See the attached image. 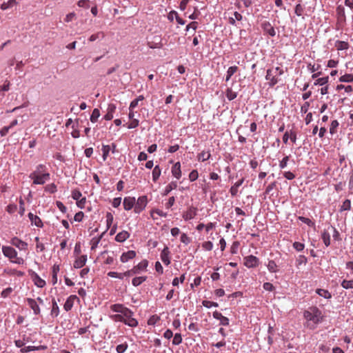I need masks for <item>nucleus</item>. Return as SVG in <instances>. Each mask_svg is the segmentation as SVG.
Masks as SVG:
<instances>
[{
  "label": "nucleus",
  "mask_w": 353,
  "mask_h": 353,
  "mask_svg": "<svg viewBox=\"0 0 353 353\" xmlns=\"http://www.w3.org/2000/svg\"><path fill=\"white\" fill-rule=\"evenodd\" d=\"M303 316L307 321V327L311 330L314 329L323 319L321 311L316 307H310L305 310Z\"/></svg>",
  "instance_id": "nucleus-1"
},
{
  "label": "nucleus",
  "mask_w": 353,
  "mask_h": 353,
  "mask_svg": "<svg viewBox=\"0 0 353 353\" xmlns=\"http://www.w3.org/2000/svg\"><path fill=\"white\" fill-rule=\"evenodd\" d=\"M2 252L5 256L10 259L12 263L19 265L24 263V259L21 257L17 256V252L12 247L3 245L2 247Z\"/></svg>",
  "instance_id": "nucleus-2"
},
{
  "label": "nucleus",
  "mask_w": 353,
  "mask_h": 353,
  "mask_svg": "<svg viewBox=\"0 0 353 353\" xmlns=\"http://www.w3.org/2000/svg\"><path fill=\"white\" fill-rule=\"evenodd\" d=\"M283 74V70L280 67H276L274 69H268L267 70L265 79L269 81V84L270 86H274L279 82L277 77L281 76Z\"/></svg>",
  "instance_id": "nucleus-3"
},
{
  "label": "nucleus",
  "mask_w": 353,
  "mask_h": 353,
  "mask_svg": "<svg viewBox=\"0 0 353 353\" xmlns=\"http://www.w3.org/2000/svg\"><path fill=\"white\" fill-rule=\"evenodd\" d=\"M148 264V263L147 260H143L137 265H135L132 269L124 272L125 276H131L134 274H139L141 271H143L146 269Z\"/></svg>",
  "instance_id": "nucleus-4"
},
{
  "label": "nucleus",
  "mask_w": 353,
  "mask_h": 353,
  "mask_svg": "<svg viewBox=\"0 0 353 353\" xmlns=\"http://www.w3.org/2000/svg\"><path fill=\"white\" fill-rule=\"evenodd\" d=\"M29 177L33 180V184L43 185L50 179V174L48 172H46L43 174L30 173Z\"/></svg>",
  "instance_id": "nucleus-5"
},
{
  "label": "nucleus",
  "mask_w": 353,
  "mask_h": 353,
  "mask_svg": "<svg viewBox=\"0 0 353 353\" xmlns=\"http://www.w3.org/2000/svg\"><path fill=\"white\" fill-rule=\"evenodd\" d=\"M133 314V312L129 308L123 313V323L132 327H134L138 325L137 320L132 317Z\"/></svg>",
  "instance_id": "nucleus-6"
},
{
  "label": "nucleus",
  "mask_w": 353,
  "mask_h": 353,
  "mask_svg": "<svg viewBox=\"0 0 353 353\" xmlns=\"http://www.w3.org/2000/svg\"><path fill=\"white\" fill-rule=\"evenodd\" d=\"M148 204V198L147 196H139L137 201H135L134 212L136 214H139L142 212L146 207Z\"/></svg>",
  "instance_id": "nucleus-7"
},
{
  "label": "nucleus",
  "mask_w": 353,
  "mask_h": 353,
  "mask_svg": "<svg viewBox=\"0 0 353 353\" xmlns=\"http://www.w3.org/2000/svg\"><path fill=\"white\" fill-rule=\"evenodd\" d=\"M10 243L17 248L19 250H28V243L25 241H23L20 239L17 236H14L11 239Z\"/></svg>",
  "instance_id": "nucleus-8"
},
{
  "label": "nucleus",
  "mask_w": 353,
  "mask_h": 353,
  "mask_svg": "<svg viewBox=\"0 0 353 353\" xmlns=\"http://www.w3.org/2000/svg\"><path fill=\"white\" fill-rule=\"evenodd\" d=\"M197 214V208L190 206L188 210L183 212L182 217L185 221H189L194 219Z\"/></svg>",
  "instance_id": "nucleus-9"
},
{
  "label": "nucleus",
  "mask_w": 353,
  "mask_h": 353,
  "mask_svg": "<svg viewBox=\"0 0 353 353\" xmlns=\"http://www.w3.org/2000/svg\"><path fill=\"white\" fill-rule=\"evenodd\" d=\"M244 265L250 268L259 265V259L253 255H250L244 259Z\"/></svg>",
  "instance_id": "nucleus-10"
},
{
  "label": "nucleus",
  "mask_w": 353,
  "mask_h": 353,
  "mask_svg": "<svg viewBox=\"0 0 353 353\" xmlns=\"http://www.w3.org/2000/svg\"><path fill=\"white\" fill-rule=\"evenodd\" d=\"M148 46L152 49L162 48L163 43L161 37L154 36L151 41H148Z\"/></svg>",
  "instance_id": "nucleus-11"
},
{
  "label": "nucleus",
  "mask_w": 353,
  "mask_h": 353,
  "mask_svg": "<svg viewBox=\"0 0 353 353\" xmlns=\"http://www.w3.org/2000/svg\"><path fill=\"white\" fill-rule=\"evenodd\" d=\"M263 31L271 37L276 35V31L274 27L271 25L269 21H265L261 25Z\"/></svg>",
  "instance_id": "nucleus-12"
},
{
  "label": "nucleus",
  "mask_w": 353,
  "mask_h": 353,
  "mask_svg": "<svg viewBox=\"0 0 353 353\" xmlns=\"http://www.w3.org/2000/svg\"><path fill=\"white\" fill-rule=\"evenodd\" d=\"M123 204L125 210H130L133 207H134L135 198L132 196L125 197Z\"/></svg>",
  "instance_id": "nucleus-13"
},
{
  "label": "nucleus",
  "mask_w": 353,
  "mask_h": 353,
  "mask_svg": "<svg viewBox=\"0 0 353 353\" xmlns=\"http://www.w3.org/2000/svg\"><path fill=\"white\" fill-rule=\"evenodd\" d=\"M26 302L30 307L33 310L34 314H39L40 313V307L36 300L28 298L26 299Z\"/></svg>",
  "instance_id": "nucleus-14"
},
{
  "label": "nucleus",
  "mask_w": 353,
  "mask_h": 353,
  "mask_svg": "<svg viewBox=\"0 0 353 353\" xmlns=\"http://www.w3.org/2000/svg\"><path fill=\"white\" fill-rule=\"evenodd\" d=\"M75 300H79L76 295H70L66 300L64 304V310L67 312L70 311L73 307L74 302Z\"/></svg>",
  "instance_id": "nucleus-15"
},
{
  "label": "nucleus",
  "mask_w": 353,
  "mask_h": 353,
  "mask_svg": "<svg viewBox=\"0 0 353 353\" xmlns=\"http://www.w3.org/2000/svg\"><path fill=\"white\" fill-rule=\"evenodd\" d=\"M136 256V252L134 250H130L126 252H123L121 256V261L122 263H126L129 260L134 259Z\"/></svg>",
  "instance_id": "nucleus-16"
},
{
  "label": "nucleus",
  "mask_w": 353,
  "mask_h": 353,
  "mask_svg": "<svg viewBox=\"0 0 353 353\" xmlns=\"http://www.w3.org/2000/svg\"><path fill=\"white\" fill-rule=\"evenodd\" d=\"M116 110V105L113 103H110L108 106L107 113L104 116V119L106 121H110L113 119L114 112Z\"/></svg>",
  "instance_id": "nucleus-17"
},
{
  "label": "nucleus",
  "mask_w": 353,
  "mask_h": 353,
  "mask_svg": "<svg viewBox=\"0 0 353 353\" xmlns=\"http://www.w3.org/2000/svg\"><path fill=\"white\" fill-rule=\"evenodd\" d=\"M213 317L219 320L222 325H228L229 324V319L216 310L213 312Z\"/></svg>",
  "instance_id": "nucleus-18"
},
{
  "label": "nucleus",
  "mask_w": 353,
  "mask_h": 353,
  "mask_svg": "<svg viewBox=\"0 0 353 353\" xmlns=\"http://www.w3.org/2000/svg\"><path fill=\"white\" fill-rule=\"evenodd\" d=\"M28 217H29L32 224L35 225L38 228L43 227V222H42L41 219L38 216L34 215L32 212H30L28 214Z\"/></svg>",
  "instance_id": "nucleus-19"
},
{
  "label": "nucleus",
  "mask_w": 353,
  "mask_h": 353,
  "mask_svg": "<svg viewBox=\"0 0 353 353\" xmlns=\"http://www.w3.org/2000/svg\"><path fill=\"white\" fill-rule=\"evenodd\" d=\"M169 255V248L168 247H165L161 253V259L166 265H168L170 263Z\"/></svg>",
  "instance_id": "nucleus-20"
},
{
  "label": "nucleus",
  "mask_w": 353,
  "mask_h": 353,
  "mask_svg": "<svg viewBox=\"0 0 353 353\" xmlns=\"http://www.w3.org/2000/svg\"><path fill=\"white\" fill-rule=\"evenodd\" d=\"M87 256L81 255L80 257L77 259L74 262V268H82L86 263Z\"/></svg>",
  "instance_id": "nucleus-21"
},
{
  "label": "nucleus",
  "mask_w": 353,
  "mask_h": 353,
  "mask_svg": "<svg viewBox=\"0 0 353 353\" xmlns=\"http://www.w3.org/2000/svg\"><path fill=\"white\" fill-rule=\"evenodd\" d=\"M172 174L176 179H180L181 176V164L176 162L172 168Z\"/></svg>",
  "instance_id": "nucleus-22"
},
{
  "label": "nucleus",
  "mask_w": 353,
  "mask_h": 353,
  "mask_svg": "<svg viewBox=\"0 0 353 353\" xmlns=\"http://www.w3.org/2000/svg\"><path fill=\"white\" fill-rule=\"evenodd\" d=\"M110 309L114 312L123 314L128 308L122 304H113L110 306Z\"/></svg>",
  "instance_id": "nucleus-23"
},
{
  "label": "nucleus",
  "mask_w": 353,
  "mask_h": 353,
  "mask_svg": "<svg viewBox=\"0 0 353 353\" xmlns=\"http://www.w3.org/2000/svg\"><path fill=\"white\" fill-rule=\"evenodd\" d=\"M130 236V234L127 232V231H122V232H119L116 237H115V240L117 241V242H123L125 241L127 239H128Z\"/></svg>",
  "instance_id": "nucleus-24"
},
{
  "label": "nucleus",
  "mask_w": 353,
  "mask_h": 353,
  "mask_svg": "<svg viewBox=\"0 0 353 353\" xmlns=\"http://www.w3.org/2000/svg\"><path fill=\"white\" fill-rule=\"evenodd\" d=\"M322 240L326 247L330 245V232L324 230L321 234Z\"/></svg>",
  "instance_id": "nucleus-25"
},
{
  "label": "nucleus",
  "mask_w": 353,
  "mask_h": 353,
  "mask_svg": "<svg viewBox=\"0 0 353 353\" xmlns=\"http://www.w3.org/2000/svg\"><path fill=\"white\" fill-rule=\"evenodd\" d=\"M103 234H104V232L102 233L99 236H96L91 239L90 245H91L92 250H94L97 248L99 242L101 241V239H102Z\"/></svg>",
  "instance_id": "nucleus-26"
},
{
  "label": "nucleus",
  "mask_w": 353,
  "mask_h": 353,
  "mask_svg": "<svg viewBox=\"0 0 353 353\" xmlns=\"http://www.w3.org/2000/svg\"><path fill=\"white\" fill-rule=\"evenodd\" d=\"M177 188V183L176 181H172L165 188L163 195H168L172 190H174Z\"/></svg>",
  "instance_id": "nucleus-27"
},
{
  "label": "nucleus",
  "mask_w": 353,
  "mask_h": 353,
  "mask_svg": "<svg viewBox=\"0 0 353 353\" xmlns=\"http://www.w3.org/2000/svg\"><path fill=\"white\" fill-rule=\"evenodd\" d=\"M335 47L338 50H343L349 48V44L346 41H337L335 43Z\"/></svg>",
  "instance_id": "nucleus-28"
},
{
  "label": "nucleus",
  "mask_w": 353,
  "mask_h": 353,
  "mask_svg": "<svg viewBox=\"0 0 353 353\" xmlns=\"http://www.w3.org/2000/svg\"><path fill=\"white\" fill-rule=\"evenodd\" d=\"M316 292L319 296H323L327 299H329L332 297L330 292L328 290H325V289H317L316 290Z\"/></svg>",
  "instance_id": "nucleus-29"
},
{
  "label": "nucleus",
  "mask_w": 353,
  "mask_h": 353,
  "mask_svg": "<svg viewBox=\"0 0 353 353\" xmlns=\"http://www.w3.org/2000/svg\"><path fill=\"white\" fill-rule=\"evenodd\" d=\"M46 348V347H44V346H38V347H36V346H26V347H22L21 349V352H23V353H26V352H30V351H34V350H40V349H45Z\"/></svg>",
  "instance_id": "nucleus-30"
},
{
  "label": "nucleus",
  "mask_w": 353,
  "mask_h": 353,
  "mask_svg": "<svg viewBox=\"0 0 353 353\" xmlns=\"http://www.w3.org/2000/svg\"><path fill=\"white\" fill-rule=\"evenodd\" d=\"M161 170L159 165H156L152 170V180L156 182L161 175Z\"/></svg>",
  "instance_id": "nucleus-31"
},
{
  "label": "nucleus",
  "mask_w": 353,
  "mask_h": 353,
  "mask_svg": "<svg viewBox=\"0 0 353 353\" xmlns=\"http://www.w3.org/2000/svg\"><path fill=\"white\" fill-rule=\"evenodd\" d=\"M52 307L51 310V314L54 316H57L59 313V308L55 299H52Z\"/></svg>",
  "instance_id": "nucleus-32"
},
{
  "label": "nucleus",
  "mask_w": 353,
  "mask_h": 353,
  "mask_svg": "<svg viewBox=\"0 0 353 353\" xmlns=\"http://www.w3.org/2000/svg\"><path fill=\"white\" fill-rule=\"evenodd\" d=\"M100 117V111L97 108H94L90 116V121L92 123H95L97 121L99 117Z\"/></svg>",
  "instance_id": "nucleus-33"
},
{
  "label": "nucleus",
  "mask_w": 353,
  "mask_h": 353,
  "mask_svg": "<svg viewBox=\"0 0 353 353\" xmlns=\"http://www.w3.org/2000/svg\"><path fill=\"white\" fill-rule=\"evenodd\" d=\"M267 267L270 272H276L278 271L277 265L273 260L268 261Z\"/></svg>",
  "instance_id": "nucleus-34"
},
{
  "label": "nucleus",
  "mask_w": 353,
  "mask_h": 353,
  "mask_svg": "<svg viewBox=\"0 0 353 353\" xmlns=\"http://www.w3.org/2000/svg\"><path fill=\"white\" fill-rule=\"evenodd\" d=\"M146 276L134 277L132 281V283L135 287L139 286L146 280Z\"/></svg>",
  "instance_id": "nucleus-35"
},
{
  "label": "nucleus",
  "mask_w": 353,
  "mask_h": 353,
  "mask_svg": "<svg viewBox=\"0 0 353 353\" xmlns=\"http://www.w3.org/2000/svg\"><path fill=\"white\" fill-rule=\"evenodd\" d=\"M226 97L228 100L231 101L237 97V93L232 90V88H228L225 92Z\"/></svg>",
  "instance_id": "nucleus-36"
},
{
  "label": "nucleus",
  "mask_w": 353,
  "mask_h": 353,
  "mask_svg": "<svg viewBox=\"0 0 353 353\" xmlns=\"http://www.w3.org/2000/svg\"><path fill=\"white\" fill-rule=\"evenodd\" d=\"M102 152H103V161H105L107 159L108 156L109 155V152L111 150L110 145H103L102 146Z\"/></svg>",
  "instance_id": "nucleus-37"
},
{
  "label": "nucleus",
  "mask_w": 353,
  "mask_h": 353,
  "mask_svg": "<svg viewBox=\"0 0 353 353\" xmlns=\"http://www.w3.org/2000/svg\"><path fill=\"white\" fill-rule=\"evenodd\" d=\"M339 81L347 82V83L352 82L353 81V74H345L339 78Z\"/></svg>",
  "instance_id": "nucleus-38"
},
{
  "label": "nucleus",
  "mask_w": 353,
  "mask_h": 353,
  "mask_svg": "<svg viewBox=\"0 0 353 353\" xmlns=\"http://www.w3.org/2000/svg\"><path fill=\"white\" fill-rule=\"evenodd\" d=\"M339 123L337 120H333L330 124V133L331 134H334L336 133V129L339 127Z\"/></svg>",
  "instance_id": "nucleus-39"
},
{
  "label": "nucleus",
  "mask_w": 353,
  "mask_h": 353,
  "mask_svg": "<svg viewBox=\"0 0 353 353\" xmlns=\"http://www.w3.org/2000/svg\"><path fill=\"white\" fill-rule=\"evenodd\" d=\"M341 285L344 289H353V280H345V279H344L341 282Z\"/></svg>",
  "instance_id": "nucleus-40"
},
{
  "label": "nucleus",
  "mask_w": 353,
  "mask_h": 353,
  "mask_svg": "<svg viewBox=\"0 0 353 353\" xmlns=\"http://www.w3.org/2000/svg\"><path fill=\"white\" fill-rule=\"evenodd\" d=\"M104 37H105V34H104L103 32H97L95 34H92L89 37V41L90 42H93V41H96L99 38H104Z\"/></svg>",
  "instance_id": "nucleus-41"
},
{
  "label": "nucleus",
  "mask_w": 353,
  "mask_h": 353,
  "mask_svg": "<svg viewBox=\"0 0 353 353\" xmlns=\"http://www.w3.org/2000/svg\"><path fill=\"white\" fill-rule=\"evenodd\" d=\"M15 3L16 0H9L8 2H4L1 4V9L3 10H7L8 8L12 7Z\"/></svg>",
  "instance_id": "nucleus-42"
},
{
  "label": "nucleus",
  "mask_w": 353,
  "mask_h": 353,
  "mask_svg": "<svg viewBox=\"0 0 353 353\" xmlns=\"http://www.w3.org/2000/svg\"><path fill=\"white\" fill-rule=\"evenodd\" d=\"M105 217H106V226H107V230H108L110 228V227L112 224L114 217H113V215L110 212H107Z\"/></svg>",
  "instance_id": "nucleus-43"
},
{
  "label": "nucleus",
  "mask_w": 353,
  "mask_h": 353,
  "mask_svg": "<svg viewBox=\"0 0 353 353\" xmlns=\"http://www.w3.org/2000/svg\"><path fill=\"white\" fill-rule=\"evenodd\" d=\"M160 317L156 314L151 316L148 320V324L149 325H154L159 321Z\"/></svg>",
  "instance_id": "nucleus-44"
},
{
  "label": "nucleus",
  "mask_w": 353,
  "mask_h": 353,
  "mask_svg": "<svg viewBox=\"0 0 353 353\" xmlns=\"http://www.w3.org/2000/svg\"><path fill=\"white\" fill-rule=\"evenodd\" d=\"M298 219L301 221L303 223L307 224V225L310 227H314L315 223L312 220H310L308 218L304 217V216H299Z\"/></svg>",
  "instance_id": "nucleus-45"
},
{
  "label": "nucleus",
  "mask_w": 353,
  "mask_h": 353,
  "mask_svg": "<svg viewBox=\"0 0 353 353\" xmlns=\"http://www.w3.org/2000/svg\"><path fill=\"white\" fill-rule=\"evenodd\" d=\"M182 343V336L179 333H176L174 336V339L172 340V344L174 345H178Z\"/></svg>",
  "instance_id": "nucleus-46"
},
{
  "label": "nucleus",
  "mask_w": 353,
  "mask_h": 353,
  "mask_svg": "<svg viewBox=\"0 0 353 353\" xmlns=\"http://www.w3.org/2000/svg\"><path fill=\"white\" fill-rule=\"evenodd\" d=\"M344 89L346 92H352L353 91V88L352 85H344L343 84L338 85L336 86L337 90H341Z\"/></svg>",
  "instance_id": "nucleus-47"
},
{
  "label": "nucleus",
  "mask_w": 353,
  "mask_h": 353,
  "mask_svg": "<svg viewBox=\"0 0 353 353\" xmlns=\"http://www.w3.org/2000/svg\"><path fill=\"white\" fill-rule=\"evenodd\" d=\"M210 156V153L203 151L199 154L198 159L199 161H205L209 159Z\"/></svg>",
  "instance_id": "nucleus-48"
},
{
  "label": "nucleus",
  "mask_w": 353,
  "mask_h": 353,
  "mask_svg": "<svg viewBox=\"0 0 353 353\" xmlns=\"http://www.w3.org/2000/svg\"><path fill=\"white\" fill-rule=\"evenodd\" d=\"M156 213L157 214H158L159 216H163V217H165L167 216V214L163 212L162 210H159V209H154V210H152L151 212H150V215H151V217L152 219H155L154 216V214Z\"/></svg>",
  "instance_id": "nucleus-49"
},
{
  "label": "nucleus",
  "mask_w": 353,
  "mask_h": 353,
  "mask_svg": "<svg viewBox=\"0 0 353 353\" xmlns=\"http://www.w3.org/2000/svg\"><path fill=\"white\" fill-rule=\"evenodd\" d=\"M328 80H329V77H328L319 78L314 82V85H323L326 84L328 82Z\"/></svg>",
  "instance_id": "nucleus-50"
},
{
  "label": "nucleus",
  "mask_w": 353,
  "mask_h": 353,
  "mask_svg": "<svg viewBox=\"0 0 353 353\" xmlns=\"http://www.w3.org/2000/svg\"><path fill=\"white\" fill-rule=\"evenodd\" d=\"M128 344L126 343L118 345L117 346L116 350L117 353H123L128 349Z\"/></svg>",
  "instance_id": "nucleus-51"
},
{
  "label": "nucleus",
  "mask_w": 353,
  "mask_h": 353,
  "mask_svg": "<svg viewBox=\"0 0 353 353\" xmlns=\"http://www.w3.org/2000/svg\"><path fill=\"white\" fill-rule=\"evenodd\" d=\"M108 276L113 278H119L120 279H123L125 276L124 273H118L116 272H109Z\"/></svg>",
  "instance_id": "nucleus-52"
},
{
  "label": "nucleus",
  "mask_w": 353,
  "mask_h": 353,
  "mask_svg": "<svg viewBox=\"0 0 353 353\" xmlns=\"http://www.w3.org/2000/svg\"><path fill=\"white\" fill-rule=\"evenodd\" d=\"M303 11H304V8L300 3L297 4L295 6L294 12L297 16H299V17L302 16Z\"/></svg>",
  "instance_id": "nucleus-53"
},
{
  "label": "nucleus",
  "mask_w": 353,
  "mask_h": 353,
  "mask_svg": "<svg viewBox=\"0 0 353 353\" xmlns=\"http://www.w3.org/2000/svg\"><path fill=\"white\" fill-rule=\"evenodd\" d=\"M202 304H203V305L204 307H205L207 308H210V307H211L212 306H214V307H218L219 306L217 303L213 302V301H207V300L203 301Z\"/></svg>",
  "instance_id": "nucleus-54"
},
{
  "label": "nucleus",
  "mask_w": 353,
  "mask_h": 353,
  "mask_svg": "<svg viewBox=\"0 0 353 353\" xmlns=\"http://www.w3.org/2000/svg\"><path fill=\"white\" fill-rule=\"evenodd\" d=\"M202 248L205 250H207V251H210L212 250L213 248V243L210 241H205L202 243Z\"/></svg>",
  "instance_id": "nucleus-55"
},
{
  "label": "nucleus",
  "mask_w": 353,
  "mask_h": 353,
  "mask_svg": "<svg viewBox=\"0 0 353 353\" xmlns=\"http://www.w3.org/2000/svg\"><path fill=\"white\" fill-rule=\"evenodd\" d=\"M81 196V192L79 190L74 189L72 191V197L73 199L78 201Z\"/></svg>",
  "instance_id": "nucleus-56"
},
{
  "label": "nucleus",
  "mask_w": 353,
  "mask_h": 353,
  "mask_svg": "<svg viewBox=\"0 0 353 353\" xmlns=\"http://www.w3.org/2000/svg\"><path fill=\"white\" fill-rule=\"evenodd\" d=\"M289 159H290L289 156H285V157H283V159L281 161H280V162H279V168L281 169L285 168L288 165Z\"/></svg>",
  "instance_id": "nucleus-57"
},
{
  "label": "nucleus",
  "mask_w": 353,
  "mask_h": 353,
  "mask_svg": "<svg viewBox=\"0 0 353 353\" xmlns=\"http://www.w3.org/2000/svg\"><path fill=\"white\" fill-rule=\"evenodd\" d=\"M45 168L46 167L44 165L40 164L37 166L36 170L32 173H35L36 174H43L45 173L43 172Z\"/></svg>",
  "instance_id": "nucleus-58"
},
{
  "label": "nucleus",
  "mask_w": 353,
  "mask_h": 353,
  "mask_svg": "<svg viewBox=\"0 0 353 353\" xmlns=\"http://www.w3.org/2000/svg\"><path fill=\"white\" fill-rule=\"evenodd\" d=\"M199 177V173L197 170H194L189 174V179L190 181H196Z\"/></svg>",
  "instance_id": "nucleus-59"
},
{
  "label": "nucleus",
  "mask_w": 353,
  "mask_h": 353,
  "mask_svg": "<svg viewBox=\"0 0 353 353\" xmlns=\"http://www.w3.org/2000/svg\"><path fill=\"white\" fill-rule=\"evenodd\" d=\"M307 261V258L305 256L300 255L296 259V266H299L301 264H306Z\"/></svg>",
  "instance_id": "nucleus-60"
},
{
  "label": "nucleus",
  "mask_w": 353,
  "mask_h": 353,
  "mask_svg": "<svg viewBox=\"0 0 353 353\" xmlns=\"http://www.w3.org/2000/svg\"><path fill=\"white\" fill-rule=\"evenodd\" d=\"M45 190L50 193H54L57 191V187L54 183L47 185L45 187Z\"/></svg>",
  "instance_id": "nucleus-61"
},
{
  "label": "nucleus",
  "mask_w": 353,
  "mask_h": 353,
  "mask_svg": "<svg viewBox=\"0 0 353 353\" xmlns=\"http://www.w3.org/2000/svg\"><path fill=\"white\" fill-rule=\"evenodd\" d=\"M293 248L298 252L303 250L305 245L303 243L300 242H294L293 243Z\"/></svg>",
  "instance_id": "nucleus-62"
},
{
  "label": "nucleus",
  "mask_w": 353,
  "mask_h": 353,
  "mask_svg": "<svg viewBox=\"0 0 353 353\" xmlns=\"http://www.w3.org/2000/svg\"><path fill=\"white\" fill-rule=\"evenodd\" d=\"M351 208V202L349 199H346L341 205V210H349Z\"/></svg>",
  "instance_id": "nucleus-63"
},
{
  "label": "nucleus",
  "mask_w": 353,
  "mask_h": 353,
  "mask_svg": "<svg viewBox=\"0 0 353 353\" xmlns=\"http://www.w3.org/2000/svg\"><path fill=\"white\" fill-rule=\"evenodd\" d=\"M181 241L185 245H188L191 242V239L185 233H183L181 236Z\"/></svg>",
  "instance_id": "nucleus-64"
}]
</instances>
